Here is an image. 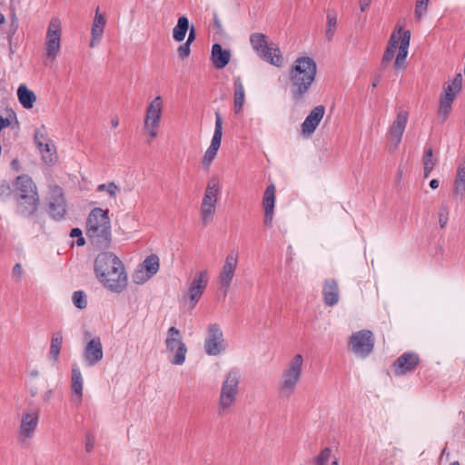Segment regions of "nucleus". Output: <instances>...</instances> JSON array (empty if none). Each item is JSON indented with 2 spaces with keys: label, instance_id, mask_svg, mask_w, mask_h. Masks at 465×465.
Returning a JSON list of instances; mask_svg holds the SVG:
<instances>
[{
  "label": "nucleus",
  "instance_id": "dca6fc26",
  "mask_svg": "<svg viewBox=\"0 0 465 465\" xmlns=\"http://www.w3.org/2000/svg\"><path fill=\"white\" fill-rule=\"evenodd\" d=\"M349 346L357 356L365 358L371 354L374 347L373 334L369 330H361L351 334Z\"/></svg>",
  "mask_w": 465,
  "mask_h": 465
},
{
  "label": "nucleus",
  "instance_id": "f3484780",
  "mask_svg": "<svg viewBox=\"0 0 465 465\" xmlns=\"http://www.w3.org/2000/svg\"><path fill=\"white\" fill-rule=\"evenodd\" d=\"M239 254L236 250H232L225 257L223 264L218 275V283L224 295H226L232 282L233 280L235 271L238 265Z\"/></svg>",
  "mask_w": 465,
  "mask_h": 465
},
{
  "label": "nucleus",
  "instance_id": "37998d69",
  "mask_svg": "<svg viewBox=\"0 0 465 465\" xmlns=\"http://www.w3.org/2000/svg\"><path fill=\"white\" fill-rule=\"evenodd\" d=\"M152 277L148 276L146 272H144L142 268L139 266L133 273V282L135 284H143L146 282H148Z\"/></svg>",
  "mask_w": 465,
  "mask_h": 465
},
{
  "label": "nucleus",
  "instance_id": "09e8293b",
  "mask_svg": "<svg viewBox=\"0 0 465 465\" xmlns=\"http://www.w3.org/2000/svg\"><path fill=\"white\" fill-rule=\"evenodd\" d=\"M12 275L15 281H20L24 275V270L20 263H15L12 270Z\"/></svg>",
  "mask_w": 465,
  "mask_h": 465
},
{
  "label": "nucleus",
  "instance_id": "ddd939ff",
  "mask_svg": "<svg viewBox=\"0 0 465 465\" xmlns=\"http://www.w3.org/2000/svg\"><path fill=\"white\" fill-rule=\"evenodd\" d=\"M164 344L167 352L173 353L171 362L173 365L183 364L186 359L187 347L183 341L180 330L174 326L170 327L167 331Z\"/></svg>",
  "mask_w": 465,
  "mask_h": 465
},
{
  "label": "nucleus",
  "instance_id": "423d86ee",
  "mask_svg": "<svg viewBox=\"0 0 465 465\" xmlns=\"http://www.w3.org/2000/svg\"><path fill=\"white\" fill-rule=\"evenodd\" d=\"M15 193L17 199V212L28 217L33 215L39 204L36 186L28 175H20L14 183Z\"/></svg>",
  "mask_w": 465,
  "mask_h": 465
},
{
  "label": "nucleus",
  "instance_id": "3c124183",
  "mask_svg": "<svg viewBox=\"0 0 465 465\" xmlns=\"http://www.w3.org/2000/svg\"><path fill=\"white\" fill-rule=\"evenodd\" d=\"M195 37H196L195 28L193 25L191 28H189V35H188V37H187V40L185 43H189L191 45L195 40Z\"/></svg>",
  "mask_w": 465,
  "mask_h": 465
},
{
  "label": "nucleus",
  "instance_id": "e2e57ef3",
  "mask_svg": "<svg viewBox=\"0 0 465 465\" xmlns=\"http://www.w3.org/2000/svg\"><path fill=\"white\" fill-rule=\"evenodd\" d=\"M331 465H339L338 460L336 459V460H332Z\"/></svg>",
  "mask_w": 465,
  "mask_h": 465
},
{
  "label": "nucleus",
  "instance_id": "052dcab7",
  "mask_svg": "<svg viewBox=\"0 0 465 465\" xmlns=\"http://www.w3.org/2000/svg\"><path fill=\"white\" fill-rule=\"evenodd\" d=\"M77 244H78L79 246H82V245H84V238H83L82 236L78 237Z\"/></svg>",
  "mask_w": 465,
  "mask_h": 465
},
{
  "label": "nucleus",
  "instance_id": "69168bd1",
  "mask_svg": "<svg viewBox=\"0 0 465 465\" xmlns=\"http://www.w3.org/2000/svg\"><path fill=\"white\" fill-rule=\"evenodd\" d=\"M377 86V81L372 84V88H375Z\"/></svg>",
  "mask_w": 465,
  "mask_h": 465
},
{
  "label": "nucleus",
  "instance_id": "13d9d810",
  "mask_svg": "<svg viewBox=\"0 0 465 465\" xmlns=\"http://www.w3.org/2000/svg\"><path fill=\"white\" fill-rule=\"evenodd\" d=\"M111 125H112L113 128L118 127V125H119V119H118V117L115 116V117H114L111 120Z\"/></svg>",
  "mask_w": 465,
  "mask_h": 465
},
{
  "label": "nucleus",
  "instance_id": "4be33fe9",
  "mask_svg": "<svg viewBox=\"0 0 465 465\" xmlns=\"http://www.w3.org/2000/svg\"><path fill=\"white\" fill-rule=\"evenodd\" d=\"M104 357L103 345L99 337L91 339L84 348L83 360L87 367L95 366Z\"/></svg>",
  "mask_w": 465,
  "mask_h": 465
},
{
  "label": "nucleus",
  "instance_id": "cd10ccee",
  "mask_svg": "<svg viewBox=\"0 0 465 465\" xmlns=\"http://www.w3.org/2000/svg\"><path fill=\"white\" fill-rule=\"evenodd\" d=\"M323 302L327 306H334L340 300L338 283L333 279H327L322 286Z\"/></svg>",
  "mask_w": 465,
  "mask_h": 465
},
{
  "label": "nucleus",
  "instance_id": "6e6552de",
  "mask_svg": "<svg viewBox=\"0 0 465 465\" xmlns=\"http://www.w3.org/2000/svg\"><path fill=\"white\" fill-rule=\"evenodd\" d=\"M250 44L261 59L276 67L282 66V52L276 44L269 42L267 35L262 33H253L250 35Z\"/></svg>",
  "mask_w": 465,
  "mask_h": 465
},
{
  "label": "nucleus",
  "instance_id": "f704fd0d",
  "mask_svg": "<svg viewBox=\"0 0 465 465\" xmlns=\"http://www.w3.org/2000/svg\"><path fill=\"white\" fill-rule=\"evenodd\" d=\"M139 267L142 268L148 276L153 277L160 269V260L156 254H151L147 256L142 263L139 264Z\"/></svg>",
  "mask_w": 465,
  "mask_h": 465
},
{
  "label": "nucleus",
  "instance_id": "4c0bfd02",
  "mask_svg": "<svg viewBox=\"0 0 465 465\" xmlns=\"http://www.w3.org/2000/svg\"><path fill=\"white\" fill-rule=\"evenodd\" d=\"M97 192H105L111 199H116L119 194L121 189L120 187L114 182L108 183H101L96 187Z\"/></svg>",
  "mask_w": 465,
  "mask_h": 465
},
{
  "label": "nucleus",
  "instance_id": "2eb2a0df",
  "mask_svg": "<svg viewBox=\"0 0 465 465\" xmlns=\"http://www.w3.org/2000/svg\"><path fill=\"white\" fill-rule=\"evenodd\" d=\"M203 348L205 353L209 356H217L225 351L226 341L218 323H211L208 325Z\"/></svg>",
  "mask_w": 465,
  "mask_h": 465
},
{
  "label": "nucleus",
  "instance_id": "2f4dec72",
  "mask_svg": "<svg viewBox=\"0 0 465 465\" xmlns=\"http://www.w3.org/2000/svg\"><path fill=\"white\" fill-rule=\"evenodd\" d=\"M338 27V15L334 9L328 10L326 15L325 39L331 42L334 38Z\"/></svg>",
  "mask_w": 465,
  "mask_h": 465
},
{
  "label": "nucleus",
  "instance_id": "864d4df0",
  "mask_svg": "<svg viewBox=\"0 0 465 465\" xmlns=\"http://www.w3.org/2000/svg\"><path fill=\"white\" fill-rule=\"evenodd\" d=\"M11 124V122L8 118H5L2 115H0V132L8 127Z\"/></svg>",
  "mask_w": 465,
  "mask_h": 465
},
{
  "label": "nucleus",
  "instance_id": "7c9ffc66",
  "mask_svg": "<svg viewBox=\"0 0 465 465\" xmlns=\"http://www.w3.org/2000/svg\"><path fill=\"white\" fill-rule=\"evenodd\" d=\"M63 334L62 331H57L53 332L51 341H50V348L48 356L50 361L55 364L59 361V356L62 350V344H63Z\"/></svg>",
  "mask_w": 465,
  "mask_h": 465
},
{
  "label": "nucleus",
  "instance_id": "aec40b11",
  "mask_svg": "<svg viewBox=\"0 0 465 465\" xmlns=\"http://www.w3.org/2000/svg\"><path fill=\"white\" fill-rule=\"evenodd\" d=\"M208 283L207 280V272L201 271L193 279L191 282L188 291L186 293V299L189 302V308L193 309L195 307L196 303L199 302L202 297L206 286Z\"/></svg>",
  "mask_w": 465,
  "mask_h": 465
},
{
  "label": "nucleus",
  "instance_id": "ea45409f",
  "mask_svg": "<svg viewBox=\"0 0 465 465\" xmlns=\"http://www.w3.org/2000/svg\"><path fill=\"white\" fill-rule=\"evenodd\" d=\"M331 450L329 447L322 449L320 453L313 459L314 465H326L330 460Z\"/></svg>",
  "mask_w": 465,
  "mask_h": 465
},
{
  "label": "nucleus",
  "instance_id": "4d7b16f0",
  "mask_svg": "<svg viewBox=\"0 0 465 465\" xmlns=\"http://www.w3.org/2000/svg\"><path fill=\"white\" fill-rule=\"evenodd\" d=\"M440 185V182L439 180L437 179H432L430 182V187L433 190L437 189Z\"/></svg>",
  "mask_w": 465,
  "mask_h": 465
},
{
  "label": "nucleus",
  "instance_id": "39448f33",
  "mask_svg": "<svg viewBox=\"0 0 465 465\" xmlns=\"http://www.w3.org/2000/svg\"><path fill=\"white\" fill-rule=\"evenodd\" d=\"M411 41V32L409 30L402 31L400 27L394 31L388 42L386 49L381 58V66L385 68L393 59L396 50L398 53L395 57L394 66L397 70H402L406 67V58L409 52Z\"/></svg>",
  "mask_w": 465,
  "mask_h": 465
},
{
  "label": "nucleus",
  "instance_id": "c9c22d12",
  "mask_svg": "<svg viewBox=\"0 0 465 465\" xmlns=\"http://www.w3.org/2000/svg\"><path fill=\"white\" fill-rule=\"evenodd\" d=\"M189 30V20L186 16H180L173 29V37L176 42H183Z\"/></svg>",
  "mask_w": 465,
  "mask_h": 465
},
{
  "label": "nucleus",
  "instance_id": "f03ea898",
  "mask_svg": "<svg viewBox=\"0 0 465 465\" xmlns=\"http://www.w3.org/2000/svg\"><path fill=\"white\" fill-rule=\"evenodd\" d=\"M317 74V64L312 57H297L289 69L290 92L295 102L302 101Z\"/></svg>",
  "mask_w": 465,
  "mask_h": 465
},
{
  "label": "nucleus",
  "instance_id": "58836bf2",
  "mask_svg": "<svg viewBox=\"0 0 465 465\" xmlns=\"http://www.w3.org/2000/svg\"><path fill=\"white\" fill-rule=\"evenodd\" d=\"M34 139L35 143H36V146H41L44 143L52 141L48 136V132L45 125H41L40 127L35 129Z\"/></svg>",
  "mask_w": 465,
  "mask_h": 465
},
{
  "label": "nucleus",
  "instance_id": "4468645a",
  "mask_svg": "<svg viewBox=\"0 0 465 465\" xmlns=\"http://www.w3.org/2000/svg\"><path fill=\"white\" fill-rule=\"evenodd\" d=\"M462 88V75L457 74L451 81L443 84V91L440 96L439 115L446 119L451 109V104Z\"/></svg>",
  "mask_w": 465,
  "mask_h": 465
},
{
  "label": "nucleus",
  "instance_id": "c756f323",
  "mask_svg": "<svg viewBox=\"0 0 465 465\" xmlns=\"http://www.w3.org/2000/svg\"><path fill=\"white\" fill-rule=\"evenodd\" d=\"M245 101V90L240 76L233 77V107L235 114H239Z\"/></svg>",
  "mask_w": 465,
  "mask_h": 465
},
{
  "label": "nucleus",
  "instance_id": "473e14b6",
  "mask_svg": "<svg viewBox=\"0 0 465 465\" xmlns=\"http://www.w3.org/2000/svg\"><path fill=\"white\" fill-rule=\"evenodd\" d=\"M37 148L42 155L43 161L47 165H53L56 163L57 153H56V148H55L53 141L44 143L41 146H37Z\"/></svg>",
  "mask_w": 465,
  "mask_h": 465
},
{
  "label": "nucleus",
  "instance_id": "20e7f679",
  "mask_svg": "<svg viewBox=\"0 0 465 465\" xmlns=\"http://www.w3.org/2000/svg\"><path fill=\"white\" fill-rule=\"evenodd\" d=\"M109 210L94 208L87 218L86 233L92 244L97 248H107L112 242L111 221Z\"/></svg>",
  "mask_w": 465,
  "mask_h": 465
},
{
  "label": "nucleus",
  "instance_id": "72a5a7b5",
  "mask_svg": "<svg viewBox=\"0 0 465 465\" xmlns=\"http://www.w3.org/2000/svg\"><path fill=\"white\" fill-rule=\"evenodd\" d=\"M17 95L20 104L25 109H31L36 100L35 93L29 90L25 85H20L17 89Z\"/></svg>",
  "mask_w": 465,
  "mask_h": 465
},
{
  "label": "nucleus",
  "instance_id": "680f3d73",
  "mask_svg": "<svg viewBox=\"0 0 465 465\" xmlns=\"http://www.w3.org/2000/svg\"><path fill=\"white\" fill-rule=\"evenodd\" d=\"M5 15L0 13V25L5 23Z\"/></svg>",
  "mask_w": 465,
  "mask_h": 465
},
{
  "label": "nucleus",
  "instance_id": "b1692460",
  "mask_svg": "<svg viewBox=\"0 0 465 465\" xmlns=\"http://www.w3.org/2000/svg\"><path fill=\"white\" fill-rule=\"evenodd\" d=\"M325 114V107L323 105L315 106L306 116L301 125L302 134L306 137H311L321 121L322 120Z\"/></svg>",
  "mask_w": 465,
  "mask_h": 465
},
{
  "label": "nucleus",
  "instance_id": "de8ad7c7",
  "mask_svg": "<svg viewBox=\"0 0 465 465\" xmlns=\"http://www.w3.org/2000/svg\"><path fill=\"white\" fill-rule=\"evenodd\" d=\"M11 194V186L7 182H3L0 184V198L5 201Z\"/></svg>",
  "mask_w": 465,
  "mask_h": 465
},
{
  "label": "nucleus",
  "instance_id": "79ce46f5",
  "mask_svg": "<svg viewBox=\"0 0 465 465\" xmlns=\"http://www.w3.org/2000/svg\"><path fill=\"white\" fill-rule=\"evenodd\" d=\"M429 0H416L414 15L420 20L427 13Z\"/></svg>",
  "mask_w": 465,
  "mask_h": 465
},
{
  "label": "nucleus",
  "instance_id": "a19ab883",
  "mask_svg": "<svg viewBox=\"0 0 465 465\" xmlns=\"http://www.w3.org/2000/svg\"><path fill=\"white\" fill-rule=\"evenodd\" d=\"M74 305L78 309H84L87 306V300L83 291H75L72 296Z\"/></svg>",
  "mask_w": 465,
  "mask_h": 465
},
{
  "label": "nucleus",
  "instance_id": "bb28decb",
  "mask_svg": "<svg viewBox=\"0 0 465 465\" xmlns=\"http://www.w3.org/2000/svg\"><path fill=\"white\" fill-rule=\"evenodd\" d=\"M71 391L73 401L77 404L82 402L84 391V378L77 364L72 365Z\"/></svg>",
  "mask_w": 465,
  "mask_h": 465
},
{
  "label": "nucleus",
  "instance_id": "7ed1b4c3",
  "mask_svg": "<svg viewBox=\"0 0 465 465\" xmlns=\"http://www.w3.org/2000/svg\"><path fill=\"white\" fill-rule=\"evenodd\" d=\"M241 371L236 367L227 370L222 379L216 402V413L219 417H226L234 411L241 391Z\"/></svg>",
  "mask_w": 465,
  "mask_h": 465
},
{
  "label": "nucleus",
  "instance_id": "6ab92c4d",
  "mask_svg": "<svg viewBox=\"0 0 465 465\" xmlns=\"http://www.w3.org/2000/svg\"><path fill=\"white\" fill-rule=\"evenodd\" d=\"M223 137V120L219 112L215 113V127L213 135L211 141V144L204 153L203 158V165L205 168H209L213 161L214 160L219 148L221 146Z\"/></svg>",
  "mask_w": 465,
  "mask_h": 465
},
{
  "label": "nucleus",
  "instance_id": "9d476101",
  "mask_svg": "<svg viewBox=\"0 0 465 465\" xmlns=\"http://www.w3.org/2000/svg\"><path fill=\"white\" fill-rule=\"evenodd\" d=\"M163 101L162 96H155L147 105L143 119V130L148 136V142L154 140L159 134Z\"/></svg>",
  "mask_w": 465,
  "mask_h": 465
},
{
  "label": "nucleus",
  "instance_id": "a211bd4d",
  "mask_svg": "<svg viewBox=\"0 0 465 465\" xmlns=\"http://www.w3.org/2000/svg\"><path fill=\"white\" fill-rule=\"evenodd\" d=\"M408 119L409 113L401 107L398 108L396 117L388 132L389 144L391 149H396L400 145Z\"/></svg>",
  "mask_w": 465,
  "mask_h": 465
},
{
  "label": "nucleus",
  "instance_id": "49530a36",
  "mask_svg": "<svg viewBox=\"0 0 465 465\" xmlns=\"http://www.w3.org/2000/svg\"><path fill=\"white\" fill-rule=\"evenodd\" d=\"M191 45L189 43H183L181 45L178 49L177 53L180 58L184 59L187 58L191 54Z\"/></svg>",
  "mask_w": 465,
  "mask_h": 465
},
{
  "label": "nucleus",
  "instance_id": "1a4fd4ad",
  "mask_svg": "<svg viewBox=\"0 0 465 465\" xmlns=\"http://www.w3.org/2000/svg\"><path fill=\"white\" fill-rule=\"evenodd\" d=\"M221 186L217 177L209 179L201 203V220L204 226L208 225L215 213L219 201Z\"/></svg>",
  "mask_w": 465,
  "mask_h": 465
},
{
  "label": "nucleus",
  "instance_id": "c03bdc74",
  "mask_svg": "<svg viewBox=\"0 0 465 465\" xmlns=\"http://www.w3.org/2000/svg\"><path fill=\"white\" fill-rule=\"evenodd\" d=\"M438 216L440 228H444L449 221V207L446 204L440 206Z\"/></svg>",
  "mask_w": 465,
  "mask_h": 465
},
{
  "label": "nucleus",
  "instance_id": "f257e3e1",
  "mask_svg": "<svg viewBox=\"0 0 465 465\" xmlns=\"http://www.w3.org/2000/svg\"><path fill=\"white\" fill-rule=\"evenodd\" d=\"M94 272L107 291L120 294L128 286V273L122 260L113 252H102L94 259Z\"/></svg>",
  "mask_w": 465,
  "mask_h": 465
},
{
  "label": "nucleus",
  "instance_id": "e433bc0d",
  "mask_svg": "<svg viewBox=\"0 0 465 465\" xmlns=\"http://www.w3.org/2000/svg\"><path fill=\"white\" fill-rule=\"evenodd\" d=\"M423 163V177L428 178L434 169L437 159L433 157V151L431 147H426L422 158Z\"/></svg>",
  "mask_w": 465,
  "mask_h": 465
},
{
  "label": "nucleus",
  "instance_id": "8fccbe9b",
  "mask_svg": "<svg viewBox=\"0 0 465 465\" xmlns=\"http://www.w3.org/2000/svg\"><path fill=\"white\" fill-rule=\"evenodd\" d=\"M455 179L465 181V159L459 163Z\"/></svg>",
  "mask_w": 465,
  "mask_h": 465
},
{
  "label": "nucleus",
  "instance_id": "9b49d317",
  "mask_svg": "<svg viewBox=\"0 0 465 465\" xmlns=\"http://www.w3.org/2000/svg\"><path fill=\"white\" fill-rule=\"evenodd\" d=\"M62 23L58 17L49 21L45 42V63H53L61 51Z\"/></svg>",
  "mask_w": 465,
  "mask_h": 465
},
{
  "label": "nucleus",
  "instance_id": "a878e982",
  "mask_svg": "<svg viewBox=\"0 0 465 465\" xmlns=\"http://www.w3.org/2000/svg\"><path fill=\"white\" fill-rule=\"evenodd\" d=\"M106 19L104 14L99 12V7L95 10L94 18L91 27L90 46L95 47L103 38Z\"/></svg>",
  "mask_w": 465,
  "mask_h": 465
},
{
  "label": "nucleus",
  "instance_id": "5fc2aeb1",
  "mask_svg": "<svg viewBox=\"0 0 465 465\" xmlns=\"http://www.w3.org/2000/svg\"><path fill=\"white\" fill-rule=\"evenodd\" d=\"M70 236L71 237H80V236H82V231L78 228H74V229H72V231L70 232Z\"/></svg>",
  "mask_w": 465,
  "mask_h": 465
},
{
  "label": "nucleus",
  "instance_id": "393cba45",
  "mask_svg": "<svg viewBox=\"0 0 465 465\" xmlns=\"http://www.w3.org/2000/svg\"><path fill=\"white\" fill-rule=\"evenodd\" d=\"M275 185L270 184L266 187L263 199H262V206L264 210V224L267 227L272 226L273 214H274V205H275Z\"/></svg>",
  "mask_w": 465,
  "mask_h": 465
},
{
  "label": "nucleus",
  "instance_id": "a18cd8bd",
  "mask_svg": "<svg viewBox=\"0 0 465 465\" xmlns=\"http://www.w3.org/2000/svg\"><path fill=\"white\" fill-rule=\"evenodd\" d=\"M453 196L462 198L465 195V181L454 180L453 183Z\"/></svg>",
  "mask_w": 465,
  "mask_h": 465
},
{
  "label": "nucleus",
  "instance_id": "0eeeda50",
  "mask_svg": "<svg viewBox=\"0 0 465 465\" xmlns=\"http://www.w3.org/2000/svg\"><path fill=\"white\" fill-rule=\"evenodd\" d=\"M304 360L302 354H295L283 369L279 383L278 394L281 399H290L300 382L303 370Z\"/></svg>",
  "mask_w": 465,
  "mask_h": 465
},
{
  "label": "nucleus",
  "instance_id": "c85d7f7f",
  "mask_svg": "<svg viewBox=\"0 0 465 465\" xmlns=\"http://www.w3.org/2000/svg\"><path fill=\"white\" fill-rule=\"evenodd\" d=\"M212 62L216 69L224 68L230 62L231 52L228 49H223L220 44H214L212 46Z\"/></svg>",
  "mask_w": 465,
  "mask_h": 465
},
{
  "label": "nucleus",
  "instance_id": "603ef678",
  "mask_svg": "<svg viewBox=\"0 0 465 465\" xmlns=\"http://www.w3.org/2000/svg\"><path fill=\"white\" fill-rule=\"evenodd\" d=\"M371 4V0H359V6L361 12H365Z\"/></svg>",
  "mask_w": 465,
  "mask_h": 465
},
{
  "label": "nucleus",
  "instance_id": "0e129e2a",
  "mask_svg": "<svg viewBox=\"0 0 465 465\" xmlns=\"http://www.w3.org/2000/svg\"><path fill=\"white\" fill-rule=\"evenodd\" d=\"M450 465H460L459 461H453Z\"/></svg>",
  "mask_w": 465,
  "mask_h": 465
},
{
  "label": "nucleus",
  "instance_id": "f8f14e48",
  "mask_svg": "<svg viewBox=\"0 0 465 465\" xmlns=\"http://www.w3.org/2000/svg\"><path fill=\"white\" fill-rule=\"evenodd\" d=\"M40 409L30 404L28 409L22 413L20 425L17 430V440L21 444H28L33 439L38 427Z\"/></svg>",
  "mask_w": 465,
  "mask_h": 465
},
{
  "label": "nucleus",
  "instance_id": "5701e85b",
  "mask_svg": "<svg viewBox=\"0 0 465 465\" xmlns=\"http://www.w3.org/2000/svg\"><path fill=\"white\" fill-rule=\"evenodd\" d=\"M420 363V357L412 351L404 352L392 364V371L396 376H402L412 371Z\"/></svg>",
  "mask_w": 465,
  "mask_h": 465
},
{
  "label": "nucleus",
  "instance_id": "bf43d9fd",
  "mask_svg": "<svg viewBox=\"0 0 465 465\" xmlns=\"http://www.w3.org/2000/svg\"><path fill=\"white\" fill-rule=\"evenodd\" d=\"M52 393H53L52 390H49L48 391H46V392L45 393V395H44V401H49V399H50V398H51V396H52Z\"/></svg>",
  "mask_w": 465,
  "mask_h": 465
},
{
  "label": "nucleus",
  "instance_id": "412c9836",
  "mask_svg": "<svg viewBox=\"0 0 465 465\" xmlns=\"http://www.w3.org/2000/svg\"><path fill=\"white\" fill-rule=\"evenodd\" d=\"M47 212L54 220H61L66 213V203L63 190L55 187L52 190L47 203Z\"/></svg>",
  "mask_w": 465,
  "mask_h": 465
},
{
  "label": "nucleus",
  "instance_id": "6e6d98bb",
  "mask_svg": "<svg viewBox=\"0 0 465 465\" xmlns=\"http://www.w3.org/2000/svg\"><path fill=\"white\" fill-rule=\"evenodd\" d=\"M94 441L91 440L90 439H87L86 442H85V450L87 452H90L93 449H94Z\"/></svg>",
  "mask_w": 465,
  "mask_h": 465
}]
</instances>
